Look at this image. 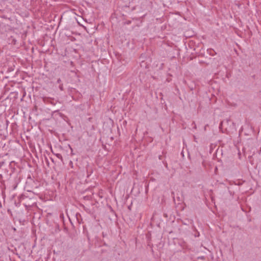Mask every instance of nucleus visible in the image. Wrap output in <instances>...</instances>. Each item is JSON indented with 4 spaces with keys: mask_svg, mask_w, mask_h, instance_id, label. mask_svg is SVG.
<instances>
[{
    "mask_svg": "<svg viewBox=\"0 0 261 261\" xmlns=\"http://www.w3.org/2000/svg\"><path fill=\"white\" fill-rule=\"evenodd\" d=\"M56 155L59 159L61 160V161H63V157L61 154L57 153L56 154Z\"/></svg>",
    "mask_w": 261,
    "mask_h": 261,
    "instance_id": "nucleus-1",
    "label": "nucleus"
},
{
    "mask_svg": "<svg viewBox=\"0 0 261 261\" xmlns=\"http://www.w3.org/2000/svg\"><path fill=\"white\" fill-rule=\"evenodd\" d=\"M57 82H58V83H59L61 82V80L60 79L58 80Z\"/></svg>",
    "mask_w": 261,
    "mask_h": 261,
    "instance_id": "nucleus-2",
    "label": "nucleus"
}]
</instances>
